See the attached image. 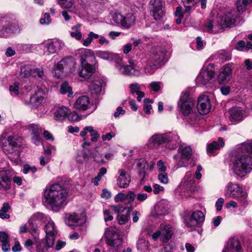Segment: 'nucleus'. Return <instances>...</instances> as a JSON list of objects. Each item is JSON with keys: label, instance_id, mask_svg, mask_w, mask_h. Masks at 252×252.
I'll return each instance as SVG.
<instances>
[{"label": "nucleus", "instance_id": "nucleus-1", "mask_svg": "<svg viewBox=\"0 0 252 252\" xmlns=\"http://www.w3.org/2000/svg\"><path fill=\"white\" fill-rule=\"evenodd\" d=\"M67 195L64 187L56 183L47 186L44 190L43 202L53 210H58L65 204Z\"/></svg>", "mask_w": 252, "mask_h": 252}, {"label": "nucleus", "instance_id": "nucleus-2", "mask_svg": "<svg viewBox=\"0 0 252 252\" xmlns=\"http://www.w3.org/2000/svg\"><path fill=\"white\" fill-rule=\"evenodd\" d=\"M166 51L163 47H156L152 50L148 56L143 59L144 69L146 73L152 74L158 66L165 60Z\"/></svg>", "mask_w": 252, "mask_h": 252}, {"label": "nucleus", "instance_id": "nucleus-3", "mask_svg": "<svg viewBox=\"0 0 252 252\" xmlns=\"http://www.w3.org/2000/svg\"><path fill=\"white\" fill-rule=\"evenodd\" d=\"M232 169L239 177H243L252 170V158L248 155L236 157L232 160Z\"/></svg>", "mask_w": 252, "mask_h": 252}, {"label": "nucleus", "instance_id": "nucleus-4", "mask_svg": "<svg viewBox=\"0 0 252 252\" xmlns=\"http://www.w3.org/2000/svg\"><path fill=\"white\" fill-rule=\"evenodd\" d=\"M224 196L238 199L244 207H246L249 203L248 193L244 191L242 187L237 183H228L225 187Z\"/></svg>", "mask_w": 252, "mask_h": 252}, {"label": "nucleus", "instance_id": "nucleus-5", "mask_svg": "<svg viewBox=\"0 0 252 252\" xmlns=\"http://www.w3.org/2000/svg\"><path fill=\"white\" fill-rule=\"evenodd\" d=\"M44 230L46 233V244L41 242L36 246V252H47L49 248H52L57 234L58 231L54 222L51 220L44 226Z\"/></svg>", "mask_w": 252, "mask_h": 252}, {"label": "nucleus", "instance_id": "nucleus-6", "mask_svg": "<svg viewBox=\"0 0 252 252\" xmlns=\"http://www.w3.org/2000/svg\"><path fill=\"white\" fill-rule=\"evenodd\" d=\"M76 61L71 57L64 58L61 60L53 67L54 75L57 78L62 77L63 73L68 74L75 71Z\"/></svg>", "mask_w": 252, "mask_h": 252}, {"label": "nucleus", "instance_id": "nucleus-7", "mask_svg": "<svg viewBox=\"0 0 252 252\" xmlns=\"http://www.w3.org/2000/svg\"><path fill=\"white\" fill-rule=\"evenodd\" d=\"M6 133H3L0 136L2 150L7 154L16 152L22 143V138L17 135L9 136L6 140Z\"/></svg>", "mask_w": 252, "mask_h": 252}, {"label": "nucleus", "instance_id": "nucleus-8", "mask_svg": "<svg viewBox=\"0 0 252 252\" xmlns=\"http://www.w3.org/2000/svg\"><path fill=\"white\" fill-rule=\"evenodd\" d=\"M215 75L214 64L213 63L206 64L203 66L199 74L196 77V82L198 85L207 87L212 83Z\"/></svg>", "mask_w": 252, "mask_h": 252}, {"label": "nucleus", "instance_id": "nucleus-9", "mask_svg": "<svg viewBox=\"0 0 252 252\" xmlns=\"http://www.w3.org/2000/svg\"><path fill=\"white\" fill-rule=\"evenodd\" d=\"M204 220V214L199 210L193 211L191 214L186 213L183 217L184 224L189 231L195 230L198 224L203 222Z\"/></svg>", "mask_w": 252, "mask_h": 252}, {"label": "nucleus", "instance_id": "nucleus-10", "mask_svg": "<svg viewBox=\"0 0 252 252\" xmlns=\"http://www.w3.org/2000/svg\"><path fill=\"white\" fill-rule=\"evenodd\" d=\"M106 242L109 246V252H131L130 248H128L126 250H123L122 239L116 234H113L109 231L106 233Z\"/></svg>", "mask_w": 252, "mask_h": 252}, {"label": "nucleus", "instance_id": "nucleus-11", "mask_svg": "<svg viewBox=\"0 0 252 252\" xmlns=\"http://www.w3.org/2000/svg\"><path fill=\"white\" fill-rule=\"evenodd\" d=\"M173 232L174 228L171 225L161 223L159 229L153 233L152 237L155 241L160 238L162 242L166 243L172 238Z\"/></svg>", "mask_w": 252, "mask_h": 252}, {"label": "nucleus", "instance_id": "nucleus-12", "mask_svg": "<svg viewBox=\"0 0 252 252\" xmlns=\"http://www.w3.org/2000/svg\"><path fill=\"white\" fill-rule=\"evenodd\" d=\"M112 18L117 25L126 29L130 28L135 24L136 19L132 13H128L125 15L120 13H115Z\"/></svg>", "mask_w": 252, "mask_h": 252}, {"label": "nucleus", "instance_id": "nucleus-13", "mask_svg": "<svg viewBox=\"0 0 252 252\" xmlns=\"http://www.w3.org/2000/svg\"><path fill=\"white\" fill-rule=\"evenodd\" d=\"M178 105L182 113L187 116L192 112L194 106L193 101L188 92L182 93Z\"/></svg>", "mask_w": 252, "mask_h": 252}, {"label": "nucleus", "instance_id": "nucleus-14", "mask_svg": "<svg viewBox=\"0 0 252 252\" xmlns=\"http://www.w3.org/2000/svg\"><path fill=\"white\" fill-rule=\"evenodd\" d=\"M239 17L235 10L225 13L219 18L222 29L231 28L235 26L237 23Z\"/></svg>", "mask_w": 252, "mask_h": 252}, {"label": "nucleus", "instance_id": "nucleus-15", "mask_svg": "<svg viewBox=\"0 0 252 252\" xmlns=\"http://www.w3.org/2000/svg\"><path fill=\"white\" fill-rule=\"evenodd\" d=\"M18 31V26L5 18H0V37H7Z\"/></svg>", "mask_w": 252, "mask_h": 252}, {"label": "nucleus", "instance_id": "nucleus-16", "mask_svg": "<svg viewBox=\"0 0 252 252\" xmlns=\"http://www.w3.org/2000/svg\"><path fill=\"white\" fill-rule=\"evenodd\" d=\"M41 45L44 47V54L46 55H49L58 53L64 47L65 44L62 40L54 39L42 43Z\"/></svg>", "mask_w": 252, "mask_h": 252}, {"label": "nucleus", "instance_id": "nucleus-17", "mask_svg": "<svg viewBox=\"0 0 252 252\" xmlns=\"http://www.w3.org/2000/svg\"><path fill=\"white\" fill-rule=\"evenodd\" d=\"M86 221V216L84 213H69L65 215V222L69 226L82 225Z\"/></svg>", "mask_w": 252, "mask_h": 252}, {"label": "nucleus", "instance_id": "nucleus-18", "mask_svg": "<svg viewBox=\"0 0 252 252\" xmlns=\"http://www.w3.org/2000/svg\"><path fill=\"white\" fill-rule=\"evenodd\" d=\"M116 67L120 72L124 75L139 76L140 70L136 68L134 63L130 61L129 65H125L123 63H117Z\"/></svg>", "mask_w": 252, "mask_h": 252}, {"label": "nucleus", "instance_id": "nucleus-19", "mask_svg": "<svg viewBox=\"0 0 252 252\" xmlns=\"http://www.w3.org/2000/svg\"><path fill=\"white\" fill-rule=\"evenodd\" d=\"M167 136L165 139V147L169 150L176 149L180 144L181 141L176 132H169L165 133Z\"/></svg>", "mask_w": 252, "mask_h": 252}, {"label": "nucleus", "instance_id": "nucleus-20", "mask_svg": "<svg viewBox=\"0 0 252 252\" xmlns=\"http://www.w3.org/2000/svg\"><path fill=\"white\" fill-rule=\"evenodd\" d=\"M232 69L228 64H225L220 69L217 77L218 82L220 84L229 82L232 77Z\"/></svg>", "mask_w": 252, "mask_h": 252}, {"label": "nucleus", "instance_id": "nucleus-21", "mask_svg": "<svg viewBox=\"0 0 252 252\" xmlns=\"http://www.w3.org/2000/svg\"><path fill=\"white\" fill-rule=\"evenodd\" d=\"M197 108L198 112L202 115L208 114L211 110L210 99L207 95H202L198 99Z\"/></svg>", "mask_w": 252, "mask_h": 252}, {"label": "nucleus", "instance_id": "nucleus-22", "mask_svg": "<svg viewBox=\"0 0 252 252\" xmlns=\"http://www.w3.org/2000/svg\"><path fill=\"white\" fill-rule=\"evenodd\" d=\"M150 8L155 20L160 19L164 15L160 0H151L150 2Z\"/></svg>", "mask_w": 252, "mask_h": 252}, {"label": "nucleus", "instance_id": "nucleus-23", "mask_svg": "<svg viewBox=\"0 0 252 252\" xmlns=\"http://www.w3.org/2000/svg\"><path fill=\"white\" fill-rule=\"evenodd\" d=\"M118 175L117 180L118 186L121 188H127L131 181L129 173L125 170L120 169L118 171Z\"/></svg>", "mask_w": 252, "mask_h": 252}, {"label": "nucleus", "instance_id": "nucleus-24", "mask_svg": "<svg viewBox=\"0 0 252 252\" xmlns=\"http://www.w3.org/2000/svg\"><path fill=\"white\" fill-rule=\"evenodd\" d=\"M11 178L6 170L0 171V191H6L11 188Z\"/></svg>", "mask_w": 252, "mask_h": 252}, {"label": "nucleus", "instance_id": "nucleus-25", "mask_svg": "<svg viewBox=\"0 0 252 252\" xmlns=\"http://www.w3.org/2000/svg\"><path fill=\"white\" fill-rule=\"evenodd\" d=\"M80 64L81 66L78 70L79 76L84 79L89 78L95 72L94 66L90 63H83Z\"/></svg>", "mask_w": 252, "mask_h": 252}, {"label": "nucleus", "instance_id": "nucleus-26", "mask_svg": "<svg viewBox=\"0 0 252 252\" xmlns=\"http://www.w3.org/2000/svg\"><path fill=\"white\" fill-rule=\"evenodd\" d=\"M222 29L219 20L216 19L208 20L204 25V31L211 33H216Z\"/></svg>", "mask_w": 252, "mask_h": 252}, {"label": "nucleus", "instance_id": "nucleus-27", "mask_svg": "<svg viewBox=\"0 0 252 252\" xmlns=\"http://www.w3.org/2000/svg\"><path fill=\"white\" fill-rule=\"evenodd\" d=\"M91 103L89 97L82 95L78 97L74 104V107L80 111H85L90 107Z\"/></svg>", "mask_w": 252, "mask_h": 252}, {"label": "nucleus", "instance_id": "nucleus-28", "mask_svg": "<svg viewBox=\"0 0 252 252\" xmlns=\"http://www.w3.org/2000/svg\"><path fill=\"white\" fill-rule=\"evenodd\" d=\"M89 90L92 96L95 99H98L103 94L101 83L100 81L95 80L89 86Z\"/></svg>", "mask_w": 252, "mask_h": 252}, {"label": "nucleus", "instance_id": "nucleus-29", "mask_svg": "<svg viewBox=\"0 0 252 252\" xmlns=\"http://www.w3.org/2000/svg\"><path fill=\"white\" fill-rule=\"evenodd\" d=\"M166 137L165 133L155 134L148 140V144L151 148L165 144V139Z\"/></svg>", "mask_w": 252, "mask_h": 252}, {"label": "nucleus", "instance_id": "nucleus-30", "mask_svg": "<svg viewBox=\"0 0 252 252\" xmlns=\"http://www.w3.org/2000/svg\"><path fill=\"white\" fill-rule=\"evenodd\" d=\"M222 252H242L240 242L236 238L230 239Z\"/></svg>", "mask_w": 252, "mask_h": 252}, {"label": "nucleus", "instance_id": "nucleus-31", "mask_svg": "<svg viewBox=\"0 0 252 252\" xmlns=\"http://www.w3.org/2000/svg\"><path fill=\"white\" fill-rule=\"evenodd\" d=\"M45 96V93L44 91L39 90L31 96L30 103L33 107H37L42 104Z\"/></svg>", "mask_w": 252, "mask_h": 252}, {"label": "nucleus", "instance_id": "nucleus-32", "mask_svg": "<svg viewBox=\"0 0 252 252\" xmlns=\"http://www.w3.org/2000/svg\"><path fill=\"white\" fill-rule=\"evenodd\" d=\"M154 216L158 217L164 216L168 213V205L166 201H161L158 202L155 207Z\"/></svg>", "mask_w": 252, "mask_h": 252}, {"label": "nucleus", "instance_id": "nucleus-33", "mask_svg": "<svg viewBox=\"0 0 252 252\" xmlns=\"http://www.w3.org/2000/svg\"><path fill=\"white\" fill-rule=\"evenodd\" d=\"M183 183L185 188L190 191H193L195 189L197 183L194 180L192 173L191 172L186 173L183 179Z\"/></svg>", "mask_w": 252, "mask_h": 252}, {"label": "nucleus", "instance_id": "nucleus-34", "mask_svg": "<svg viewBox=\"0 0 252 252\" xmlns=\"http://www.w3.org/2000/svg\"><path fill=\"white\" fill-rule=\"evenodd\" d=\"M229 119L231 122H239L244 118V111L240 107H234L229 110Z\"/></svg>", "mask_w": 252, "mask_h": 252}, {"label": "nucleus", "instance_id": "nucleus-35", "mask_svg": "<svg viewBox=\"0 0 252 252\" xmlns=\"http://www.w3.org/2000/svg\"><path fill=\"white\" fill-rule=\"evenodd\" d=\"M79 54L80 58V63H88L87 62V60L91 61L95 59L93 52L90 49H82L79 50Z\"/></svg>", "mask_w": 252, "mask_h": 252}, {"label": "nucleus", "instance_id": "nucleus-36", "mask_svg": "<svg viewBox=\"0 0 252 252\" xmlns=\"http://www.w3.org/2000/svg\"><path fill=\"white\" fill-rule=\"evenodd\" d=\"M69 112L67 107L63 106H59L54 112V119L56 121H63L67 117Z\"/></svg>", "mask_w": 252, "mask_h": 252}, {"label": "nucleus", "instance_id": "nucleus-37", "mask_svg": "<svg viewBox=\"0 0 252 252\" xmlns=\"http://www.w3.org/2000/svg\"><path fill=\"white\" fill-rule=\"evenodd\" d=\"M192 155L191 149L189 147H185L182 150V158L178 164L177 167L187 166L186 161H188L191 158Z\"/></svg>", "mask_w": 252, "mask_h": 252}, {"label": "nucleus", "instance_id": "nucleus-38", "mask_svg": "<svg viewBox=\"0 0 252 252\" xmlns=\"http://www.w3.org/2000/svg\"><path fill=\"white\" fill-rule=\"evenodd\" d=\"M224 146V142L221 137L219 138L218 141H214L209 144L207 147V152L208 154L212 155L213 153Z\"/></svg>", "mask_w": 252, "mask_h": 252}, {"label": "nucleus", "instance_id": "nucleus-39", "mask_svg": "<svg viewBox=\"0 0 252 252\" xmlns=\"http://www.w3.org/2000/svg\"><path fill=\"white\" fill-rule=\"evenodd\" d=\"M129 89L131 94L137 95V101H140L141 99L145 96L144 93L141 91V85L138 83H135L130 84Z\"/></svg>", "mask_w": 252, "mask_h": 252}, {"label": "nucleus", "instance_id": "nucleus-40", "mask_svg": "<svg viewBox=\"0 0 252 252\" xmlns=\"http://www.w3.org/2000/svg\"><path fill=\"white\" fill-rule=\"evenodd\" d=\"M81 25L80 24H77L71 28L70 35L77 40H80L82 38L83 34L81 32Z\"/></svg>", "mask_w": 252, "mask_h": 252}, {"label": "nucleus", "instance_id": "nucleus-41", "mask_svg": "<svg viewBox=\"0 0 252 252\" xmlns=\"http://www.w3.org/2000/svg\"><path fill=\"white\" fill-rule=\"evenodd\" d=\"M185 7V13L189 14L192 9L198 3V0H182Z\"/></svg>", "mask_w": 252, "mask_h": 252}, {"label": "nucleus", "instance_id": "nucleus-42", "mask_svg": "<svg viewBox=\"0 0 252 252\" xmlns=\"http://www.w3.org/2000/svg\"><path fill=\"white\" fill-rule=\"evenodd\" d=\"M252 0H238L237 2V8L239 12L244 11L247 6L251 3Z\"/></svg>", "mask_w": 252, "mask_h": 252}, {"label": "nucleus", "instance_id": "nucleus-43", "mask_svg": "<svg viewBox=\"0 0 252 252\" xmlns=\"http://www.w3.org/2000/svg\"><path fill=\"white\" fill-rule=\"evenodd\" d=\"M31 219L34 221L38 220L43 222H45L46 221H48L50 220V218L43 213L37 212L32 216Z\"/></svg>", "mask_w": 252, "mask_h": 252}, {"label": "nucleus", "instance_id": "nucleus-44", "mask_svg": "<svg viewBox=\"0 0 252 252\" xmlns=\"http://www.w3.org/2000/svg\"><path fill=\"white\" fill-rule=\"evenodd\" d=\"M75 0H58V3L62 8L69 9L73 7Z\"/></svg>", "mask_w": 252, "mask_h": 252}, {"label": "nucleus", "instance_id": "nucleus-45", "mask_svg": "<svg viewBox=\"0 0 252 252\" xmlns=\"http://www.w3.org/2000/svg\"><path fill=\"white\" fill-rule=\"evenodd\" d=\"M10 206L8 203H5L0 210V218L2 219H8L10 218V215L7 213Z\"/></svg>", "mask_w": 252, "mask_h": 252}, {"label": "nucleus", "instance_id": "nucleus-46", "mask_svg": "<svg viewBox=\"0 0 252 252\" xmlns=\"http://www.w3.org/2000/svg\"><path fill=\"white\" fill-rule=\"evenodd\" d=\"M60 91L62 94L68 93V96L69 97L73 94L72 88L67 82H64L61 85Z\"/></svg>", "mask_w": 252, "mask_h": 252}, {"label": "nucleus", "instance_id": "nucleus-47", "mask_svg": "<svg viewBox=\"0 0 252 252\" xmlns=\"http://www.w3.org/2000/svg\"><path fill=\"white\" fill-rule=\"evenodd\" d=\"M96 56L105 60H111L113 59V54L108 51H99L96 52Z\"/></svg>", "mask_w": 252, "mask_h": 252}, {"label": "nucleus", "instance_id": "nucleus-48", "mask_svg": "<svg viewBox=\"0 0 252 252\" xmlns=\"http://www.w3.org/2000/svg\"><path fill=\"white\" fill-rule=\"evenodd\" d=\"M29 130L32 132V134H41L42 128L39 125L32 124L29 126Z\"/></svg>", "mask_w": 252, "mask_h": 252}, {"label": "nucleus", "instance_id": "nucleus-49", "mask_svg": "<svg viewBox=\"0 0 252 252\" xmlns=\"http://www.w3.org/2000/svg\"><path fill=\"white\" fill-rule=\"evenodd\" d=\"M144 104L143 106V110L147 114H150L151 113L152 108V105L150 103H153V101L150 99H145L144 100Z\"/></svg>", "mask_w": 252, "mask_h": 252}, {"label": "nucleus", "instance_id": "nucleus-50", "mask_svg": "<svg viewBox=\"0 0 252 252\" xmlns=\"http://www.w3.org/2000/svg\"><path fill=\"white\" fill-rule=\"evenodd\" d=\"M136 166L140 170H143L147 169L148 163L144 159H140L136 161Z\"/></svg>", "mask_w": 252, "mask_h": 252}, {"label": "nucleus", "instance_id": "nucleus-51", "mask_svg": "<svg viewBox=\"0 0 252 252\" xmlns=\"http://www.w3.org/2000/svg\"><path fill=\"white\" fill-rule=\"evenodd\" d=\"M87 129L89 130V132L90 133L92 141L94 142L97 141L100 136L97 131L94 130L92 126H90V128H87Z\"/></svg>", "mask_w": 252, "mask_h": 252}, {"label": "nucleus", "instance_id": "nucleus-52", "mask_svg": "<svg viewBox=\"0 0 252 252\" xmlns=\"http://www.w3.org/2000/svg\"><path fill=\"white\" fill-rule=\"evenodd\" d=\"M19 84L15 82L13 85L9 86V90L12 95H17L19 94Z\"/></svg>", "mask_w": 252, "mask_h": 252}, {"label": "nucleus", "instance_id": "nucleus-53", "mask_svg": "<svg viewBox=\"0 0 252 252\" xmlns=\"http://www.w3.org/2000/svg\"><path fill=\"white\" fill-rule=\"evenodd\" d=\"M239 149L242 151L245 149L247 152L252 153V141L248 143H242L239 148Z\"/></svg>", "mask_w": 252, "mask_h": 252}, {"label": "nucleus", "instance_id": "nucleus-54", "mask_svg": "<svg viewBox=\"0 0 252 252\" xmlns=\"http://www.w3.org/2000/svg\"><path fill=\"white\" fill-rule=\"evenodd\" d=\"M128 216H129V215L127 213L125 215L122 214L118 215L117 219L118 223L120 224H125L128 221Z\"/></svg>", "mask_w": 252, "mask_h": 252}, {"label": "nucleus", "instance_id": "nucleus-55", "mask_svg": "<svg viewBox=\"0 0 252 252\" xmlns=\"http://www.w3.org/2000/svg\"><path fill=\"white\" fill-rule=\"evenodd\" d=\"M111 208L115 212V213H117L118 215L122 214L126 209V208L122 204L112 205L111 206Z\"/></svg>", "mask_w": 252, "mask_h": 252}, {"label": "nucleus", "instance_id": "nucleus-56", "mask_svg": "<svg viewBox=\"0 0 252 252\" xmlns=\"http://www.w3.org/2000/svg\"><path fill=\"white\" fill-rule=\"evenodd\" d=\"M36 171L37 169L35 166H31L28 164H25L23 166V172L25 174L28 173L29 172L34 173Z\"/></svg>", "mask_w": 252, "mask_h": 252}, {"label": "nucleus", "instance_id": "nucleus-57", "mask_svg": "<svg viewBox=\"0 0 252 252\" xmlns=\"http://www.w3.org/2000/svg\"><path fill=\"white\" fill-rule=\"evenodd\" d=\"M67 117L70 121H79L81 119L78 114L75 111H73L71 113L69 112Z\"/></svg>", "mask_w": 252, "mask_h": 252}, {"label": "nucleus", "instance_id": "nucleus-58", "mask_svg": "<svg viewBox=\"0 0 252 252\" xmlns=\"http://www.w3.org/2000/svg\"><path fill=\"white\" fill-rule=\"evenodd\" d=\"M158 179L161 183L167 184L168 183V176L165 172L159 174Z\"/></svg>", "mask_w": 252, "mask_h": 252}, {"label": "nucleus", "instance_id": "nucleus-59", "mask_svg": "<svg viewBox=\"0 0 252 252\" xmlns=\"http://www.w3.org/2000/svg\"><path fill=\"white\" fill-rule=\"evenodd\" d=\"M126 200H127L129 203L133 202L136 198V194L133 191H128L126 194Z\"/></svg>", "mask_w": 252, "mask_h": 252}, {"label": "nucleus", "instance_id": "nucleus-60", "mask_svg": "<svg viewBox=\"0 0 252 252\" xmlns=\"http://www.w3.org/2000/svg\"><path fill=\"white\" fill-rule=\"evenodd\" d=\"M126 194L123 192H119L114 197V200L116 202H123L126 200Z\"/></svg>", "mask_w": 252, "mask_h": 252}, {"label": "nucleus", "instance_id": "nucleus-61", "mask_svg": "<svg viewBox=\"0 0 252 252\" xmlns=\"http://www.w3.org/2000/svg\"><path fill=\"white\" fill-rule=\"evenodd\" d=\"M32 74L34 76L42 78L43 75V70L42 68H34L31 70Z\"/></svg>", "mask_w": 252, "mask_h": 252}, {"label": "nucleus", "instance_id": "nucleus-62", "mask_svg": "<svg viewBox=\"0 0 252 252\" xmlns=\"http://www.w3.org/2000/svg\"><path fill=\"white\" fill-rule=\"evenodd\" d=\"M220 54L222 56L221 59L225 61L230 60L231 59V54L229 51L222 50L220 52Z\"/></svg>", "mask_w": 252, "mask_h": 252}, {"label": "nucleus", "instance_id": "nucleus-63", "mask_svg": "<svg viewBox=\"0 0 252 252\" xmlns=\"http://www.w3.org/2000/svg\"><path fill=\"white\" fill-rule=\"evenodd\" d=\"M51 19L50 18V14L48 13H45L44 15V18H41L40 19V22L41 24L44 25V24H49L51 23Z\"/></svg>", "mask_w": 252, "mask_h": 252}, {"label": "nucleus", "instance_id": "nucleus-64", "mask_svg": "<svg viewBox=\"0 0 252 252\" xmlns=\"http://www.w3.org/2000/svg\"><path fill=\"white\" fill-rule=\"evenodd\" d=\"M150 87L153 91L158 92L161 88V83L159 82H152L150 84Z\"/></svg>", "mask_w": 252, "mask_h": 252}]
</instances>
